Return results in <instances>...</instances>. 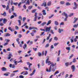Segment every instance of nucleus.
I'll return each mask as SVG.
<instances>
[{
	"label": "nucleus",
	"mask_w": 78,
	"mask_h": 78,
	"mask_svg": "<svg viewBox=\"0 0 78 78\" xmlns=\"http://www.w3.org/2000/svg\"><path fill=\"white\" fill-rule=\"evenodd\" d=\"M47 63H48V65L49 66H50V65L51 64V65L50 66V69H51V66H52V68H53L54 69H56V68H57V67L56 66V63H55L54 64L53 62H51L50 61H48V62H47Z\"/></svg>",
	"instance_id": "1"
},
{
	"label": "nucleus",
	"mask_w": 78,
	"mask_h": 78,
	"mask_svg": "<svg viewBox=\"0 0 78 78\" xmlns=\"http://www.w3.org/2000/svg\"><path fill=\"white\" fill-rule=\"evenodd\" d=\"M62 16H65L66 18H65L64 19V21H67V18H68V15H67V13H66V12H64L62 13Z\"/></svg>",
	"instance_id": "2"
},
{
	"label": "nucleus",
	"mask_w": 78,
	"mask_h": 78,
	"mask_svg": "<svg viewBox=\"0 0 78 78\" xmlns=\"http://www.w3.org/2000/svg\"><path fill=\"white\" fill-rule=\"evenodd\" d=\"M51 27H47L46 29V32H50V30H51Z\"/></svg>",
	"instance_id": "3"
},
{
	"label": "nucleus",
	"mask_w": 78,
	"mask_h": 78,
	"mask_svg": "<svg viewBox=\"0 0 78 78\" xmlns=\"http://www.w3.org/2000/svg\"><path fill=\"white\" fill-rule=\"evenodd\" d=\"M29 30H38V29L36 27H29Z\"/></svg>",
	"instance_id": "4"
},
{
	"label": "nucleus",
	"mask_w": 78,
	"mask_h": 78,
	"mask_svg": "<svg viewBox=\"0 0 78 78\" xmlns=\"http://www.w3.org/2000/svg\"><path fill=\"white\" fill-rule=\"evenodd\" d=\"M19 38H17L16 39V41L18 42V44H20V47H22V44H20V42H19Z\"/></svg>",
	"instance_id": "5"
},
{
	"label": "nucleus",
	"mask_w": 78,
	"mask_h": 78,
	"mask_svg": "<svg viewBox=\"0 0 78 78\" xmlns=\"http://www.w3.org/2000/svg\"><path fill=\"white\" fill-rule=\"evenodd\" d=\"M72 69L73 70V72H74L75 70V67L74 65H72L71 66Z\"/></svg>",
	"instance_id": "6"
},
{
	"label": "nucleus",
	"mask_w": 78,
	"mask_h": 78,
	"mask_svg": "<svg viewBox=\"0 0 78 78\" xmlns=\"http://www.w3.org/2000/svg\"><path fill=\"white\" fill-rule=\"evenodd\" d=\"M41 6H44V7H46L47 6V2H43L42 4L41 5Z\"/></svg>",
	"instance_id": "7"
},
{
	"label": "nucleus",
	"mask_w": 78,
	"mask_h": 78,
	"mask_svg": "<svg viewBox=\"0 0 78 78\" xmlns=\"http://www.w3.org/2000/svg\"><path fill=\"white\" fill-rule=\"evenodd\" d=\"M7 21H8L7 19H6V18L3 19V23H6L7 22Z\"/></svg>",
	"instance_id": "8"
},
{
	"label": "nucleus",
	"mask_w": 78,
	"mask_h": 78,
	"mask_svg": "<svg viewBox=\"0 0 78 78\" xmlns=\"http://www.w3.org/2000/svg\"><path fill=\"white\" fill-rule=\"evenodd\" d=\"M2 71H5L7 70V69H6L5 67H3L1 68Z\"/></svg>",
	"instance_id": "9"
},
{
	"label": "nucleus",
	"mask_w": 78,
	"mask_h": 78,
	"mask_svg": "<svg viewBox=\"0 0 78 78\" xmlns=\"http://www.w3.org/2000/svg\"><path fill=\"white\" fill-rule=\"evenodd\" d=\"M42 12H43V14L44 15V16H45L47 14V13L45 12L46 11L45 10H43Z\"/></svg>",
	"instance_id": "10"
},
{
	"label": "nucleus",
	"mask_w": 78,
	"mask_h": 78,
	"mask_svg": "<svg viewBox=\"0 0 78 78\" xmlns=\"http://www.w3.org/2000/svg\"><path fill=\"white\" fill-rule=\"evenodd\" d=\"M27 44H24V45L23 46V48L25 50H26V48H27Z\"/></svg>",
	"instance_id": "11"
},
{
	"label": "nucleus",
	"mask_w": 78,
	"mask_h": 78,
	"mask_svg": "<svg viewBox=\"0 0 78 78\" xmlns=\"http://www.w3.org/2000/svg\"><path fill=\"white\" fill-rule=\"evenodd\" d=\"M51 71V68L50 67L49 68V69L48 70V69H46V71L47 72H50Z\"/></svg>",
	"instance_id": "12"
},
{
	"label": "nucleus",
	"mask_w": 78,
	"mask_h": 78,
	"mask_svg": "<svg viewBox=\"0 0 78 78\" xmlns=\"http://www.w3.org/2000/svg\"><path fill=\"white\" fill-rule=\"evenodd\" d=\"M11 56H12V54H9V57L8 58V59H11Z\"/></svg>",
	"instance_id": "13"
},
{
	"label": "nucleus",
	"mask_w": 78,
	"mask_h": 78,
	"mask_svg": "<svg viewBox=\"0 0 78 78\" xmlns=\"http://www.w3.org/2000/svg\"><path fill=\"white\" fill-rule=\"evenodd\" d=\"M16 61V59H15L13 61V62H14V63L15 65H17V63H18V62L17 61Z\"/></svg>",
	"instance_id": "14"
},
{
	"label": "nucleus",
	"mask_w": 78,
	"mask_h": 78,
	"mask_svg": "<svg viewBox=\"0 0 78 78\" xmlns=\"http://www.w3.org/2000/svg\"><path fill=\"white\" fill-rule=\"evenodd\" d=\"M1 14L4 16H6V13L5 12H4L3 13H1Z\"/></svg>",
	"instance_id": "15"
},
{
	"label": "nucleus",
	"mask_w": 78,
	"mask_h": 78,
	"mask_svg": "<svg viewBox=\"0 0 78 78\" xmlns=\"http://www.w3.org/2000/svg\"><path fill=\"white\" fill-rule=\"evenodd\" d=\"M51 20H49L48 22V23H47L46 25H50L51 23Z\"/></svg>",
	"instance_id": "16"
},
{
	"label": "nucleus",
	"mask_w": 78,
	"mask_h": 78,
	"mask_svg": "<svg viewBox=\"0 0 78 78\" xmlns=\"http://www.w3.org/2000/svg\"><path fill=\"white\" fill-rule=\"evenodd\" d=\"M55 25H57V26L59 25V23L57 21H55Z\"/></svg>",
	"instance_id": "17"
},
{
	"label": "nucleus",
	"mask_w": 78,
	"mask_h": 78,
	"mask_svg": "<svg viewBox=\"0 0 78 78\" xmlns=\"http://www.w3.org/2000/svg\"><path fill=\"white\" fill-rule=\"evenodd\" d=\"M22 5V2H20L18 4V6L19 8H21V6H20V5Z\"/></svg>",
	"instance_id": "18"
},
{
	"label": "nucleus",
	"mask_w": 78,
	"mask_h": 78,
	"mask_svg": "<svg viewBox=\"0 0 78 78\" xmlns=\"http://www.w3.org/2000/svg\"><path fill=\"white\" fill-rule=\"evenodd\" d=\"M66 6H69V5H71V4L69 2H67L66 3Z\"/></svg>",
	"instance_id": "19"
},
{
	"label": "nucleus",
	"mask_w": 78,
	"mask_h": 78,
	"mask_svg": "<svg viewBox=\"0 0 78 78\" xmlns=\"http://www.w3.org/2000/svg\"><path fill=\"white\" fill-rule=\"evenodd\" d=\"M26 3L27 4H28V5H30V0H27V2Z\"/></svg>",
	"instance_id": "20"
},
{
	"label": "nucleus",
	"mask_w": 78,
	"mask_h": 78,
	"mask_svg": "<svg viewBox=\"0 0 78 78\" xmlns=\"http://www.w3.org/2000/svg\"><path fill=\"white\" fill-rule=\"evenodd\" d=\"M51 2H49L47 4V6H50V5H51Z\"/></svg>",
	"instance_id": "21"
},
{
	"label": "nucleus",
	"mask_w": 78,
	"mask_h": 78,
	"mask_svg": "<svg viewBox=\"0 0 78 78\" xmlns=\"http://www.w3.org/2000/svg\"><path fill=\"white\" fill-rule=\"evenodd\" d=\"M11 35L9 33H7L5 35V36H10Z\"/></svg>",
	"instance_id": "22"
},
{
	"label": "nucleus",
	"mask_w": 78,
	"mask_h": 78,
	"mask_svg": "<svg viewBox=\"0 0 78 78\" xmlns=\"http://www.w3.org/2000/svg\"><path fill=\"white\" fill-rule=\"evenodd\" d=\"M37 10V9H34L33 10H32V13H34Z\"/></svg>",
	"instance_id": "23"
},
{
	"label": "nucleus",
	"mask_w": 78,
	"mask_h": 78,
	"mask_svg": "<svg viewBox=\"0 0 78 78\" xmlns=\"http://www.w3.org/2000/svg\"><path fill=\"white\" fill-rule=\"evenodd\" d=\"M15 29L16 30H19V27L17 26H15Z\"/></svg>",
	"instance_id": "24"
},
{
	"label": "nucleus",
	"mask_w": 78,
	"mask_h": 78,
	"mask_svg": "<svg viewBox=\"0 0 78 78\" xmlns=\"http://www.w3.org/2000/svg\"><path fill=\"white\" fill-rule=\"evenodd\" d=\"M47 24V22H44L41 23V25L42 26H44V25H45V24Z\"/></svg>",
	"instance_id": "25"
},
{
	"label": "nucleus",
	"mask_w": 78,
	"mask_h": 78,
	"mask_svg": "<svg viewBox=\"0 0 78 78\" xmlns=\"http://www.w3.org/2000/svg\"><path fill=\"white\" fill-rule=\"evenodd\" d=\"M18 22L19 23V25L20 26L21 25V21H20V20H18Z\"/></svg>",
	"instance_id": "26"
},
{
	"label": "nucleus",
	"mask_w": 78,
	"mask_h": 78,
	"mask_svg": "<svg viewBox=\"0 0 78 78\" xmlns=\"http://www.w3.org/2000/svg\"><path fill=\"white\" fill-rule=\"evenodd\" d=\"M24 69L25 70H29V68H27V67H26L25 66H24Z\"/></svg>",
	"instance_id": "27"
},
{
	"label": "nucleus",
	"mask_w": 78,
	"mask_h": 78,
	"mask_svg": "<svg viewBox=\"0 0 78 78\" xmlns=\"http://www.w3.org/2000/svg\"><path fill=\"white\" fill-rule=\"evenodd\" d=\"M29 9H31L32 8H33V6H29L28 7Z\"/></svg>",
	"instance_id": "28"
},
{
	"label": "nucleus",
	"mask_w": 78,
	"mask_h": 78,
	"mask_svg": "<svg viewBox=\"0 0 78 78\" xmlns=\"http://www.w3.org/2000/svg\"><path fill=\"white\" fill-rule=\"evenodd\" d=\"M9 30H10V31H11L12 32V31H13V30H12V28H11V27H9Z\"/></svg>",
	"instance_id": "29"
},
{
	"label": "nucleus",
	"mask_w": 78,
	"mask_h": 78,
	"mask_svg": "<svg viewBox=\"0 0 78 78\" xmlns=\"http://www.w3.org/2000/svg\"><path fill=\"white\" fill-rule=\"evenodd\" d=\"M66 50H69V51H70V47H66Z\"/></svg>",
	"instance_id": "30"
},
{
	"label": "nucleus",
	"mask_w": 78,
	"mask_h": 78,
	"mask_svg": "<svg viewBox=\"0 0 78 78\" xmlns=\"http://www.w3.org/2000/svg\"><path fill=\"white\" fill-rule=\"evenodd\" d=\"M9 5H7L6 7V11H8V9H9Z\"/></svg>",
	"instance_id": "31"
},
{
	"label": "nucleus",
	"mask_w": 78,
	"mask_h": 78,
	"mask_svg": "<svg viewBox=\"0 0 78 78\" xmlns=\"http://www.w3.org/2000/svg\"><path fill=\"white\" fill-rule=\"evenodd\" d=\"M54 39L55 40V41H58V37H55L54 38Z\"/></svg>",
	"instance_id": "32"
},
{
	"label": "nucleus",
	"mask_w": 78,
	"mask_h": 78,
	"mask_svg": "<svg viewBox=\"0 0 78 78\" xmlns=\"http://www.w3.org/2000/svg\"><path fill=\"white\" fill-rule=\"evenodd\" d=\"M13 16H14V17H17V15L16 13H13Z\"/></svg>",
	"instance_id": "33"
},
{
	"label": "nucleus",
	"mask_w": 78,
	"mask_h": 78,
	"mask_svg": "<svg viewBox=\"0 0 78 78\" xmlns=\"http://www.w3.org/2000/svg\"><path fill=\"white\" fill-rule=\"evenodd\" d=\"M60 61V57H58L57 59V61L59 62Z\"/></svg>",
	"instance_id": "34"
},
{
	"label": "nucleus",
	"mask_w": 78,
	"mask_h": 78,
	"mask_svg": "<svg viewBox=\"0 0 78 78\" xmlns=\"http://www.w3.org/2000/svg\"><path fill=\"white\" fill-rule=\"evenodd\" d=\"M26 1H27V0H22V3H25Z\"/></svg>",
	"instance_id": "35"
},
{
	"label": "nucleus",
	"mask_w": 78,
	"mask_h": 78,
	"mask_svg": "<svg viewBox=\"0 0 78 78\" xmlns=\"http://www.w3.org/2000/svg\"><path fill=\"white\" fill-rule=\"evenodd\" d=\"M65 65L67 67H68V66H69V63L66 62L65 63Z\"/></svg>",
	"instance_id": "36"
},
{
	"label": "nucleus",
	"mask_w": 78,
	"mask_h": 78,
	"mask_svg": "<svg viewBox=\"0 0 78 78\" xmlns=\"http://www.w3.org/2000/svg\"><path fill=\"white\" fill-rule=\"evenodd\" d=\"M58 73H59V71L57 70L54 73V75H55L56 74H58Z\"/></svg>",
	"instance_id": "37"
},
{
	"label": "nucleus",
	"mask_w": 78,
	"mask_h": 78,
	"mask_svg": "<svg viewBox=\"0 0 78 78\" xmlns=\"http://www.w3.org/2000/svg\"><path fill=\"white\" fill-rule=\"evenodd\" d=\"M15 75V74L14 73H12L11 74V75L10 76V77H12L13 76H14Z\"/></svg>",
	"instance_id": "38"
},
{
	"label": "nucleus",
	"mask_w": 78,
	"mask_h": 78,
	"mask_svg": "<svg viewBox=\"0 0 78 78\" xmlns=\"http://www.w3.org/2000/svg\"><path fill=\"white\" fill-rule=\"evenodd\" d=\"M65 2H64V1H61L60 2V4L61 5H64V3Z\"/></svg>",
	"instance_id": "39"
},
{
	"label": "nucleus",
	"mask_w": 78,
	"mask_h": 78,
	"mask_svg": "<svg viewBox=\"0 0 78 78\" xmlns=\"http://www.w3.org/2000/svg\"><path fill=\"white\" fill-rule=\"evenodd\" d=\"M64 25V22H62L60 24V26L61 25Z\"/></svg>",
	"instance_id": "40"
},
{
	"label": "nucleus",
	"mask_w": 78,
	"mask_h": 78,
	"mask_svg": "<svg viewBox=\"0 0 78 78\" xmlns=\"http://www.w3.org/2000/svg\"><path fill=\"white\" fill-rule=\"evenodd\" d=\"M73 62H76V58H74L73 61Z\"/></svg>",
	"instance_id": "41"
},
{
	"label": "nucleus",
	"mask_w": 78,
	"mask_h": 78,
	"mask_svg": "<svg viewBox=\"0 0 78 78\" xmlns=\"http://www.w3.org/2000/svg\"><path fill=\"white\" fill-rule=\"evenodd\" d=\"M78 18L76 19L73 22V23H75V22H76V21L78 20Z\"/></svg>",
	"instance_id": "42"
},
{
	"label": "nucleus",
	"mask_w": 78,
	"mask_h": 78,
	"mask_svg": "<svg viewBox=\"0 0 78 78\" xmlns=\"http://www.w3.org/2000/svg\"><path fill=\"white\" fill-rule=\"evenodd\" d=\"M73 27H74V28H77V27H78V26L77 25V24H74L73 26Z\"/></svg>",
	"instance_id": "43"
},
{
	"label": "nucleus",
	"mask_w": 78,
	"mask_h": 78,
	"mask_svg": "<svg viewBox=\"0 0 78 78\" xmlns=\"http://www.w3.org/2000/svg\"><path fill=\"white\" fill-rule=\"evenodd\" d=\"M53 16H54V15L52 14V15H51V16H49V18L51 19V18L52 17H53Z\"/></svg>",
	"instance_id": "44"
},
{
	"label": "nucleus",
	"mask_w": 78,
	"mask_h": 78,
	"mask_svg": "<svg viewBox=\"0 0 78 78\" xmlns=\"http://www.w3.org/2000/svg\"><path fill=\"white\" fill-rule=\"evenodd\" d=\"M53 16H54V15L52 14V15H51V16H49V18L51 19V18L52 17H53Z\"/></svg>",
	"instance_id": "45"
},
{
	"label": "nucleus",
	"mask_w": 78,
	"mask_h": 78,
	"mask_svg": "<svg viewBox=\"0 0 78 78\" xmlns=\"http://www.w3.org/2000/svg\"><path fill=\"white\" fill-rule=\"evenodd\" d=\"M22 37V35L20 34H19L18 35V37L19 38H20L21 37Z\"/></svg>",
	"instance_id": "46"
},
{
	"label": "nucleus",
	"mask_w": 78,
	"mask_h": 78,
	"mask_svg": "<svg viewBox=\"0 0 78 78\" xmlns=\"http://www.w3.org/2000/svg\"><path fill=\"white\" fill-rule=\"evenodd\" d=\"M45 9H47L48 11H49V9L48 7H46L45 8Z\"/></svg>",
	"instance_id": "47"
},
{
	"label": "nucleus",
	"mask_w": 78,
	"mask_h": 78,
	"mask_svg": "<svg viewBox=\"0 0 78 78\" xmlns=\"http://www.w3.org/2000/svg\"><path fill=\"white\" fill-rule=\"evenodd\" d=\"M59 44V43H54V46H57Z\"/></svg>",
	"instance_id": "48"
},
{
	"label": "nucleus",
	"mask_w": 78,
	"mask_h": 78,
	"mask_svg": "<svg viewBox=\"0 0 78 78\" xmlns=\"http://www.w3.org/2000/svg\"><path fill=\"white\" fill-rule=\"evenodd\" d=\"M38 56H41V52H38Z\"/></svg>",
	"instance_id": "49"
},
{
	"label": "nucleus",
	"mask_w": 78,
	"mask_h": 78,
	"mask_svg": "<svg viewBox=\"0 0 78 78\" xmlns=\"http://www.w3.org/2000/svg\"><path fill=\"white\" fill-rule=\"evenodd\" d=\"M49 47V44H48L46 45L45 47L47 48V47Z\"/></svg>",
	"instance_id": "50"
},
{
	"label": "nucleus",
	"mask_w": 78,
	"mask_h": 78,
	"mask_svg": "<svg viewBox=\"0 0 78 78\" xmlns=\"http://www.w3.org/2000/svg\"><path fill=\"white\" fill-rule=\"evenodd\" d=\"M19 19H20V20H22V16H20L19 17Z\"/></svg>",
	"instance_id": "51"
},
{
	"label": "nucleus",
	"mask_w": 78,
	"mask_h": 78,
	"mask_svg": "<svg viewBox=\"0 0 78 78\" xmlns=\"http://www.w3.org/2000/svg\"><path fill=\"white\" fill-rule=\"evenodd\" d=\"M73 13H72L69 15V16L71 17L72 16H73Z\"/></svg>",
	"instance_id": "52"
},
{
	"label": "nucleus",
	"mask_w": 78,
	"mask_h": 78,
	"mask_svg": "<svg viewBox=\"0 0 78 78\" xmlns=\"http://www.w3.org/2000/svg\"><path fill=\"white\" fill-rule=\"evenodd\" d=\"M62 32L61 31V29L60 28L58 29V33H61Z\"/></svg>",
	"instance_id": "53"
},
{
	"label": "nucleus",
	"mask_w": 78,
	"mask_h": 78,
	"mask_svg": "<svg viewBox=\"0 0 78 78\" xmlns=\"http://www.w3.org/2000/svg\"><path fill=\"white\" fill-rule=\"evenodd\" d=\"M8 42H6L4 44V46H6V45H8Z\"/></svg>",
	"instance_id": "54"
},
{
	"label": "nucleus",
	"mask_w": 78,
	"mask_h": 78,
	"mask_svg": "<svg viewBox=\"0 0 78 78\" xmlns=\"http://www.w3.org/2000/svg\"><path fill=\"white\" fill-rule=\"evenodd\" d=\"M49 60V58H47V59H46V64H47V62H48V60Z\"/></svg>",
	"instance_id": "55"
},
{
	"label": "nucleus",
	"mask_w": 78,
	"mask_h": 78,
	"mask_svg": "<svg viewBox=\"0 0 78 78\" xmlns=\"http://www.w3.org/2000/svg\"><path fill=\"white\" fill-rule=\"evenodd\" d=\"M13 4L15 6H17V5H18V2H14L13 3Z\"/></svg>",
	"instance_id": "56"
},
{
	"label": "nucleus",
	"mask_w": 78,
	"mask_h": 78,
	"mask_svg": "<svg viewBox=\"0 0 78 78\" xmlns=\"http://www.w3.org/2000/svg\"><path fill=\"white\" fill-rule=\"evenodd\" d=\"M33 49H34V51H37V48H33Z\"/></svg>",
	"instance_id": "57"
},
{
	"label": "nucleus",
	"mask_w": 78,
	"mask_h": 78,
	"mask_svg": "<svg viewBox=\"0 0 78 78\" xmlns=\"http://www.w3.org/2000/svg\"><path fill=\"white\" fill-rule=\"evenodd\" d=\"M19 78H24V76H23L21 75H20V76H19Z\"/></svg>",
	"instance_id": "58"
},
{
	"label": "nucleus",
	"mask_w": 78,
	"mask_h": 78,
	"mask_svg": "<svg viewBox=\"0 0 78 78\" xmlns=\"http://www.w3.org/2000/svg\"><path fill=\"white\" fill-rule=\"evenodd\" d=\"M73 56V54H72L71 56H69V59H71V58Z\"/></svg>",
	"instance_id": "59"
},
{
	"label": "nucleus",
	"mask_w": 78,
	"mask_h": 78,
	"mask_svg": "<svg viewBox=\"0 0 78 78\" xmlns=\"http://www.w3.org/2000/svg\"><path fill=\"white\" fill-rule=\"evenodd\" d=\"M12 68H15V67H16V66H15V65L14 64H13L12 65Z\"/></svg>",
	"instance_id": "60"
},
{
	"label": "nucleus",
	"mask_w": 78,
	"mask_h": 78,
	"mask_svg": "<svg viewBox=\"0 0 78 78\" xmlns=\"http://www.w3.org/2000/svg\"><path fill=\"white\" fill-rule=\"evenodd\" d=\"M28 71H26L25 72V73L24 74V75H28Z\"/></svg>",
	"instance_id": "61"
},
{
	"label": "nucleus",
	"mask_w": 78,
	"mask_h": 78,
	"mask_svg": "<svg viewBox=\"0 0 78 78\" xmlns=\"http://www.w3.org/2000/svg\"><path fill=\"white\" fill-rule=\"evenodd\" d=\"M14 16L12 15L10 17V19H13V18H14Z\"/></svg>",
	"instance_id": "62"
},
{
	"label": "nucleus",
	"mask_w": 78,
	"mask_h": 78,
	"mask_svg": "<svg viewBox=\"0 0 78 78\" xmlns=\"http://www.w3.org/2000/svg\"><path fill=\"white\" fill-rule=\"evenodd\" d=\"M51 34H54V32H53V30H51Z\"/></svg>",
	"instance_id": "63"
},
{
	"label": "nucleus",
	"mask_w": 78,
	"mask_h": 78,
	"mask_svg": "<svg viewBox=\"0 0 78 78\" xmlns=\"http://www.w3.org/2000/svg\"><path fill=\"white\" fill-rule=\"evenodd\" d=\"M7 4L8 5V6H9V5H10V0L7 3Z\"/></svg>",
	"instance_id": "64"
}]
</instances>
